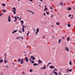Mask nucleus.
I'll return each instance as SVG.
<instances>
[{
	"label": "nucleus",
	"mask_w": 75,
	"mask_h": 75,
	"mask_svg": "<svg viewBox=\"0 0 75 75\" xmlns=\"http://www.w3.org/2000/svg\"><path fill=\"white\" fill-rule=\"evenodd\" d=\"M12 10H12V11L13 12V14L14 15H15L16 14V12L15 11H16V8L14 7L12 8Z\"/></svg>",
	"instance_id": "f257e3e1"
},
{
	"label": "nucleus",
	"mask_w": 75,
	"mask_h": 75,
	"mask_svg": "<svg viewBox=\"0 0 75 75\" xmlns=\"http://www.w3.org/2000/svg\"><path fill=\"white\" fill-rule=\"evenodd\" d=\"M20 61L21 64H23L24 63V62H23V59H22L20 60V59L19 58L18 60V62H20Z\"/></svg>",
	"instance_id": "f03ea898"
},
{
	"label": "nucleus",
	"mask_w": 75,
	"mask_h": 75,
	"mask_svg": "<svg viewBox=\"0 0 75 75\" xmlns=\"http://www.w3.org/2000/svg\"><path fill=\"white\" fill-rule=\"evenodd\" d=\"M25 27V26L23 25V27L22 28V31L23 33L25 32V30H24V27Z\"/></svg>",
	"instance_id": "7ed1b4c3"
},
{
	"label": "nucleus",
	"mask_w": 75,
	"mask_h": 75,
	"mask_svg": "<svg viewBox=\"0 0 75 75\" xmlns=\"http://www.w3.org/2000/svg\"><path fill=\"white\" fill-rule=\"evenodd\" d=\"M38 32H39V28H37L36 30V32L35 33V35H37V34H38Z\"/></svg>",
	"instance_id": "20e7f679"
},
{
	"label": "nucleus",
	"mask_w": 75,
	"mask_h": 75,
	"mask_svg": "<svg viewBox=\"0 0 75 75\" xmlns=\"http://www.w3.org/2000/svg\"><path fill=\"white\" fill-rule=\"evenodd\" d=\"M8 22H9L11 21V19L10 18V16H8Z\"/></svg>",
	"instance_id": "39448f33"
},
{
	"label": "nucleus",
	"mask_w": 75,
	"mask_h": 75,
	"mask_svg": "<svg viewBox=\"0 0 75 75\" xmlns=\"http://www.w3.org/2000/svg\"><path fill=\"white\" fill-rule=\"evenodd\" d=\"M31 58L32 60H35V58L34 57H33V56H32L30 57Z\"/></svg>",
	"instance_id": "423d86ee"
},
{
	"label": "nucleus",
	"mask_w": 75,
	"mask_h": 75,
	"mask_svg": "<svg viewBox=\"0 0 75 75\" xmlns=\"http://www.w3.org/2000/svg\"><path fill=\"white\" fill-rule=\"evenodd\" d=\"M25 58L26 62H28V57H26Z\"/></svg>",
	"instance_id": "0eeeda50"
},
{
	"label": "nucleus",
	"mask_w": 75,
	"mask_h": 75,
	"mask_svg": "<svg viewBox=\"0 0 75 75\" xmlns=\"http://www.w3.org/2000/svg\"><path fill=\"white\" fill-rule=\"evenodd\" d=\"M42 62L40 60H39L38 61V63L39 64H40L41 63H42Z\"/></svg>",
	"instance_id": "6e6552de"
},
{
	"label": "nucleus",
	"mask_w": 75,
	"mask_h": 75,
	"mask_svg": "<svg viewBox=\"0 0 75 75\" xmlns=\"http://www.w3.org/2000/svg\"><path fill=\"white\" fill-rule=\"evenodd\" d=\"M46 69V66L45 65L43 67L41 68V69Z\"/></svg>",
	"instance_id": "1a4fd4ad"
},
{
	"label": "nucleus",
	"mask_w": 75,
	"mask_h": 75,
	"mask_svg": "<svg viewBox=\"0 0 75 75\" xmlns=\"http://www.w3.org/2000/svg\"><path fill=\"white\" fill-rule=\"evenodd\" d=\"M65 50H66L67 51V52H68V51H69V49H68V48L67 47H66Z\"/></svg>",
	"instance_id": "9d476101"
},
{
	"label": "nucleus",
	"mask_w": 75,
	"mask_h": 75,
	"mask_svg": "<svg viewBox=\"0 0 75 75\" xmlns=\"http://www.w3.org/2000/svg\"><path fill=\"white\" fill-rule=\"evenodd\" d=\"M21 25L22 26L23 25V24L24 23V21H21Z\"/></svg>",
	"instance_id": "9b49d317"
},
{
	"label": "nucleus",
	"mask_w": 75,
	"mask_h": 75,
	"mask_svg": "<svg viewBox=\"0 0 75 75\" xmlns=\"http://www.w3.org/2000/svg\"><path fill=\"white\" fill-rule=\"evenodd\" d=\"M67 70H68V71H69V72H71V71H72V69H71L70 70L69 69H67L66 70V71H67Z\"/></svg>",
	"instance_id": "f8f14e48"
},
{
	"label": "nucleus",
	"mask_w": 75,
	"mask_h": 75,
	"mask_svg": "<svg viewBox=\"0 0 75 75\" xmlns=\"http://www.w3.org/2000/svg\"><path fill=\"white\" fill-rule=\"evenodd\" d=\"M50 69H53L54 68V67L53 66H52L50 67Z\"/></svg>",
	"instance_id": "ddd939ff"
},
{
	"label": "nucleus",
	"mask_w": 75,
	"mask_h": 75,
	"mask_svg": "<svg viewBox=\"0 0 75 75\" xmlns=\"http://www.w3.org/2000/svg\"><path fill=\"white\" fill-rule=\"evenodd\" d=\"M14 18L15 19V20L14 21V22L16 21H17V17H15Z\"/></svg>",
	"instance_id": "4468645a"
},
{
	"label": "nucleus",
	"mask_w": 75,
	"mask_h": 75,
	"mask_svg": "<svg viewBox=\"0 0 75 75\" xmlns=\"http://www.w3.org/2000/svg\"><path fill=\"white\" fill-rule=\"evenodd\" d=\"M38 65V64H36V63H35L33 64V65L34 66H37Z\"/></svg>",
	"instance_id": "2eb2a0df"
},
{
	"label": "nucleus",
	"mask_w": 75,
	"mask_h": 75,
	"mask_svg": "<svg viewBox=\"0 0 75 75\" xmlns=\"http://www.w3.org/2000/svg\"><path fill=\"white\" fill-rule=\"evenodd\" d=\"M53 72L54 73L55 75H58V73L57 72L54 71H53Z\"/></svg>",
	"instance_id": "dca6fc26"
},
{
	"label": "nucleus",
	"mask_w": 75,
	"mask_h": 75,
	"mask_svg": "<svg viewBox=\"0 0 75 75\" xmlns=\"http://www.w3.org/2000/svg\"><path fill=\"white\" fill-rule=\"evenodd\" d=\"M2 11L3 13H6V10L5 9L2 10Z\"/></svg>",
	"instance_id": "f3484780"
},
{
	"label": "nucleus",
	"mask_w": 75,
	"mask_h": 75,
	"mask_svg": "<svg viewBox=\"0 0 75 75\" xmlns=\"http://www.w3.org/2000/svg\"><path fill=\"white\" fill-rule=\"evenodd\" d=\"M67 41H69V40H70V38L69 37H68L67 38Z\"/></svg>",
	"instance_id": "a211bd4d"
},
{
	"label": "nucleus",
	"mask_w": 75,
	"mask_h": 75,
	"mask_svg": "<svg viewBox=\"0 0 75 75\" xmlns=\"http://www.w3.org/2000/svg\"><path fill=\"white\" fill-rule=\"evenodd\" d=\"M5 67H6V68H9V67L8 66H7V65L5 66Z\"/></svg>",
	"instance_id": "6ab92c4d"
},
{
	"label": "nucleus",
	"mask_w": 75,
	"mask_h": 75,
	"mask_svg": "<svg viewBox=\"0 0 75 75\" xmlns=\"http://www.w3.org/2000/svg\"><path fill=\"white\" fill-rule=\"evenodd\" d=\"M57 25H59L60 23H58V22H57L56 23Z\"/></svg>",
	"instance_id": "aec40b11"
},
{
	"label": "nucleus",
	"mask_w": 75,
	"mask_h": 75,
	"mask_svg": "<svg viewBox=\"0 0 75 75\" xmlns=\"http://www.w3.org/2000/svg\"><path fill=\"white\" fill-rule=\"evenodd\" d=\"M51 62H50V63H49L47 65V67H48V66H49V65H50V64H51Z\"/></svg>",
	"instance_id": "412c9836"
},
{
	"label": "nucleus",
	"mask_w": 75,
	"mask_h": 75,
	"mask_svg": "<svg viewBox=\"0 0 75 75\" xmlns=\"http://www.w3.org/2000/svg\"><path fill=\"white\" fill-rule=\"evenodd\" d=\"M3 61V60L1 59L0 60V63H1Z\"/></svg>",
	"instance_id": "4be33fe9"
},
{
	"label": "nucleus",
	"mask_w": 75,
	"mask_h": 75,
	"mask_svg": "<svg viewBox=\"0 0 75 75\" xmlns=\"http://www.w3.org/2000/svg\"><path fill=\"white\" fill-rule=\"evenodd\" d=\"M50 9L51 10H53V8H52V6H50Z\"/></svg>",
	"instance_id": "5701e85b"
},
{
	"label": "nucleus",
	"mask_w": 75,
	"mask_h": 75,
	"mask_svg": "<svg viewBox=\"0 0 75 75\" xmlns=\"http://www.w3.org/2000/svg\"><path fill=\"white\" fill-rule=\"evenodd\" d=\"M46 14H48V15H49V14H50V13H49L48 12H47V11H46Z\"/></svg>",
	"instance_id": "b1692460"
},
{
	"label": "nucleus",
	"mask_w": 75,
	"mask_h": 75,
	"mask_svg": "<svg viewBox=\"0 0 75 75\" xmlns=\"http://www.w3.org/2000/svg\"><path fill=\"white\" fill-rule=\"evenodd\" d=\"M68 10H71V8L70 7L68 8Z\"/></svg>",
	"instance_id": "393cba45"
},
{
	"label": "nucleus",
	"mask_w": 75,
	"mask_h": 75,
	"mask_svg": "<svg viewBox=\"0 0 75 75\" xmlns=\"http://www.w3.org/2000/svg\"><path fill=\"white\" fill-rule=\"evenodd\" d=\"M71 25L70 24H68V27H71Z\"/></svg>",
	"instance_id": "a878e982"
},
{
	"label": "nucleus",
	"mask_w": 75,
	"mask_h": 75,
	"mask_svg": "<svg viewBox=\"0 0 75 75\" xmlns=\"http://www.w3.org/2000/svg\"><path fill=\"white\" fill-rule=\"evenodd\" d=\"M60 5L61 6H62V5H63V2H61L60 4Z\"/></svg>",
	"instance_id": "bb28decb"
},
{
	"label": "nucleus",
	"mask_w": 75,
	"mask_h": 75,
	"mask_svg": "<svg viewBox=\"0 0 75 75\" xmlns=\"http://www.w3.org/2000/svg\"><path fill=\"white\" fill-rule=\"evenodd\" d=\"M61 39H59V43H60L61 42Z\"/></svg>",
	"instance_id": "cd10ccee"
},
{
	"label": "nucleus",
	"mask_w": 75,
	"mask_h": 75,
	"mask_svg": "<svg viewBox=\"0 0 75 75\" xmlns=\"http://www.w3.org/2000/svg\"><path fill=\"white\" fill-rule=\"evenodd\" d=\"M48 10V8H45L44 9L45 11H46V10Z\"/></svg>",
	"instance_id": "c85d7f7f"
},
{
	"label": "nucleus",
	"mask_w": 75,
	"mask_h": 75,
	"mask_svg": "<svg viewBox=\"0 0 75 75\" xmlns=\"http://www.w3.org/2000/svg\"><path fill=\"white\" fill-rule=\"evenodd\" d=\"M69 64L71 65H72V63H71V61H70Z\"/></svg>",
	"instance_id": "c756f323"
},
{
	"label": "nucleus",
	"mask_w": 75,
	"mask_h": 75,
	"mask_svg": "<svg viewBox=\"0 0 75 75\" xmlns=\"http://www.w3.org/2000/svg\"><path fill=\"white\" fill-rule=\"evenodd\" d=\"M5 63H7V61H6V60H5L4 61Z\"/></svg>",
	"instance_id": "7c9ffc66"
},
{
	"label": "nucleus",
	"mask_w": 75,
	"mask_h": 75,
	"mask_svg": "<svg viewBox=\"0 0 75 75\" xmlns=\"http://www.w3.org/2000/svg\"><path fill=\"white\" fill-rule=\"evenodd\" d=\"M4 55L5 56V58L6 59V54H4Z\"/></svg>",
	"instance_id": "2f4dec72"
},
{
	"label": "nucleus",
	"mask_w": 75,
	"mask_h": 75,
	"mask_svg": "<svg viewBox=\"0 0 75 75\" xmlns=\"http://www.w3.org/2000/svg\"><path fill=\"white\" fill-rule=\"evenodd\" d=\"M18 32L20 33H22V32L21 31V30H18Z\"/></svg>",
	"instance_id": "473e14b6"
},
{
	"label": "nucleus",
	"mask_w": 75,
	"mask_h": 75,
	"mask_svg": "<svg viewBox=\"0 0 75 75\" xmlns=\"http://www.w3.org/2000/svg\"><path fill=\"white\" fill-rule=\"evenodd\" d=\"M30 12L31 13H32V14H35V13L33 12H32V11H30Z\"/></svg>",
	"instance_id": "72a5a7b5"
},
{
	"label": "nucleus",
	"mask_w": 75,
	"mask_h": 75,
	"mask_svg": "<svg viewBox=\"0 0 75 75\" xmlns=\"http://www.w3.org/2000/svg\"><path fill=\"white\" fill-rule=\"evenodd\" d=\"M30 34V32H28L27 33V36H28V34Z\"/></svg>",
	"instance_id": "f704fd0d"
},
{
	"label": "nucleus",
	"mask_w": 75,
	"mask_h": 75,
	"mask_svg": "<svg viewBox=\"0 0 75 75\" xmlns=\"http://www.w3.org/2000/svg\"><path fill=\"white\" fill-rule=\"evenodd\" d=\"M31 63H32V64H34V61H31Z\"/></svg>",
	"instance_id": "c9c22d12"
},
{
	"label": "nucleus",
	"mask_w": 75,
	"mask_h": 75,
	"mask_svg": "<svg viewBox=\"0 0 75 75\" xmlns=\"http://www.w3.org/2000/svg\"><path fill=\"white\" fill-rule=\"evenodd\" d=\"M19 38H21V39H22V40L23 39V37H20Z\"/></svg>",
	"instance_id": "e433bc0d"
},
{
	"label": "nucleus",
	"mask_w": 75,
	"mask_h": 75,
	"mask_svg": "<svg viewBox=\"0 0 75 75\" xmlns=\"http://www.w3.org/2000/svg\"><path fill=\"white\" fill-rule=\"evenodd\" d=\"M30 72H33V70H32V69H30Z\"/></svg>",
	"instance_id": "4c0bfd02"
},
{
	"label": "nucleus",
	"mask_w": 75,
	"mask_h": 75,
	"mask_svg": "<svg viewBox=\"0 0 75 75\" xmlns=\"http://www.w3.org/2000/svg\"><path fill=\"white\" fill-rule=\"evenodd\" d=\"M2 16V13H0V17H1Z\"/></svg>",
	"instance_id": "58836bf2"
},
{
	"label": "nucleus",
	"mask_w": 75,
	"mask_h": 75,
	"mask_svg": "<svg viewBox=\"0 0 75 75\" xmlns=\"http://www.w3.org/2000/svg\"><path fill=\"white\" fill-rule=\"evenodd\" d=\"M2 5L3 6H5V4H2Z\"/></svg>",
	"instance_id": "ea45409f"
},
{
	"label": "nucleus",
	"mask_w": 75,
	"mask_h": 75,
	"mask_svg": "<svg viewBox=\"0 0 75 75\" xmlns=\"http://www.w3.org/2000/svg\"><path fill=\"white\" fill-rule=\"evenodd\" d=\"M14 33H16V32H17V30H14Z\"/></svg>",
	"instance_id": "a19ab883"
},
{
	"label": "nucleus",
	"mask_w": 75,
	"mask_h": 75,
	"mask_svg": "<svg viewBox=\"0 0 75 75\" xmlns=\"http://www.w3.org/2000/svg\"><path fill=\"white\" fill-rule=\"evenodd\" d=\"M57 70H58V69H54V71H57Z\"/></svg>",
	"instance_id": "79ce46f5"
},
{
	"label": "nucleus",
	"mask_w": 75,
	"mask_h": 75,
	"mask_svg": "<svg viewBox=\"0 0 75 75\" xmlns=\"http://www.w3.org/2000/svg\"><path fill=\"white\" fill-rule=\"evenodd\" d=\"M12 34H14V31H13L12 33Z\"/></svg>",
	"instance_id": "37998d69"
},
{
	"label": "nucleus",
	"mask_w": 75,
	"mask_h": 75,
	"mask_svg": "<svg viewBox=\"0 0 75 75\" xmlns=\"http://www.w3.org/2000/svg\"><path fill=\"white\" fill-rule=\"evenodd\" d=\"M33 31H35V29L34 28L33 29Z\"/></svg>",
	"instance_id": "c03bdc74"
},
{
	"label": "nucleus",
	"mask_w": 75,
	"mask_h": 75,
	"mask_svg": "<svg viewBox=\"0 0 75 75\" xmlns=\"http://www.w3.org/2000/svg\"><path fill=\"white\" fill-rule=\"evenodd\" d=\"M43 15H44V16H45L46 15V14H45V13H44Z\"/></svg>",
	"instance_id": "a18cd8bd"
},
{
	"label": "nucleus",
	"mask_w": 75,
	"mask_h": 75,
	"mask_svg": "<svg viewBox=\"0 0 75 75\" xmlns=\"http://www.w3.org/2000/svg\"><path fill=\"white\" fill-rule=\"evenodd\" d=\"M20 20H21V17L20 16Z\"/></svg>",
	"instance_id": "49530a36"
},
{
	"label": "nucleus",
	"mask_w": 75,
	"mask_h": 75,
	"mask_svg": "<svg viewBox=\"0 0 75 75\" xmlns=\"http://www.w3.org/2000/svg\"><path fill=\"white\" fill-rule=\"evenodd\" d=\"M71 14H69V17H71Z\"/></svg>",
	"instance_id": "de8ad7c7"
},
{
	"label": "nucleus",
	"mask_w": 75,
	"mask_h": 75,
	"mask_svg": "<svg viewBox=\"0 0 75 75\" xmlns=\"http://www.w3.org/2000/svg\"><path fill=\"white\" fill-rule=\"evenodd\" d=\"M58 75H61V72L59 73Z\"/></svg>",
	"instance_id": "09e8293b"
},
{
	"label": "nucleus",
	"mask_w": 75,
	"mask_h": 75,
	"mask_svg": "<svg viewBox=\"0 0 75 75\" xmlns=\"http://www.w3.org/2000/svg\"><path fill=\"white\" fill-rule=\"evenodd\" d=\"M29 0L30 2L33 1V0Z\"/></svg>",
	"instance_id": "8fccbe9b"
},
{
	"label": "nucleus",
	"mask_w": 75,
	"mask_h": 75,
	"mask_svg": "<svg viewBox=\"0 0 75 75\" xmlns=\"http://www.w3.org/2000/svg\"><path fill=\"white\" fill-rule=\"evenodd\" d=\"M27 11H30V12H31V11L30 10H27Z\"/></svg>",
	"instance_id": "3c124183"
},
{
	"label": "nucleus",
	"mask_w": 75,
	"mask_h": 75,
	"mask_svg": "<svg viewBox=\"0 0 75 75\" xmlns=\"http://www.w3.org/2000/svg\"><path fill=\"white\" fill-rule=\"evenodd\" d=\"M54 27V25H52L51 26V27Z\"/></svg>",
	"instance_id": "603ef678"
},
{
	"label": "nucleus",
	"mask_w": 75,
	"mask_h": 75,
	"mask_svg": "<svg viewBox=\"0 0 75 75\" xmlns=\"http://www.w3.org/2000/svg\"><path fill=\"white\" fill-rule=\"evenodd\" d=\"M17 18H18V19H20V18H19V17H18V16H17Z\"/></svg>",
	"instance_id": "864d4df0"
},
{
	"label": "nucleus",
	"mask_w": 75,
	"mask_h": 75,
	"mask_svg": "<svg viewBox=\"0 0 75 75\" xmlns=\"http://www.w3.org/2000/svg\"><path fill=\"white\" fill-rule=\"evenodd\" d=\"M29 54H31V51H29Z\"/></svg>",
	"instance_id": "5fc2aeb1"
},
{
	"label": "nucleus",
	"mask_w": 75,
	"mask_h": 75,
	"mask_svg": "<svg viewBox=\"0 0 75 75\" xmlns=\"http://www.w3.org/2000/svg\"><path fill=\"white\" fill-rule=\"evenodd\" d=\"M17 38V39L18 40V39H19V37H17V38Z\"/></svg>",
	"instance_id": "6e6d98bb"
},
{
	"label": "nucleus",
	"mask_w": 75,
	"mask_h": 75,
	"mask_svg": "<svg viewBox=\"0 0 75 75\" xmlns=\"http://www.w3.org/2000/svg\"><path fill=\"white\" fill-rule=\"evenodd\" d=\"M65 39V37H63V39Z\"/></svg>",
	"instance_id": "4d7b16f0"
},
{
	"label": "nucleus",
	"mask_w": 75,
	"mask_h": 75,
	"mask_svg": "<svg viewBox=\"0 0 75 75\" xmlns=\"http://www.w3.org/2000/svg\"><path fill=\"white\" fill-rule=\"evenodd\" d=\"M68 71H68H68H66L67 73H68Z\"/></svg>",
	"instance_id": "13d9d810"
},
{
	"label": "nucleus",
	"mask_w": 75,
	"mask_h": 75,
	"mask_svg": "<svg viewBox=\"0 0 75 75\" xmlns=\"http://www.w3.org/2000/svg\"><path fill=\"white\" fill-rule=\"evenodd\" d=\"M73 18H70V19H73Z\"/></svg>",
	"instance_id": "bf43d9fd"
},
{
	"label": "nucleus",
	"mask_w": 75,
	"mask_h": 75,
	"mask_svg": "<svg viewBox=\"0 0 75 75\" xmlns=\"http://www.w3.org/2000/svg\"><path fill=\"white\" fill-rule=\"evenodd\" d=\"M51 17H54V16H53V15H52V16H51Z\"/></svg>",
	"instance_id": "052dcab7"
},
{
	"label": "nucleus",
	"mask_w": 75,
	"mask_h": 75,
	"mask_svg": "<svg viewBox=\"0 0 75 75\" xmlns=\"http://www.w3.org/2000/svg\"><path fill=\"white\" fill-rule=\"evenodd\" d=\"M31 59H29V61H31Z\"/></svg>",
	"instance_id": "680f3d73"
},
{
	"label": "nucleus",
	"mask_w": 75,
	"mask_h": 75,
	"mask_svg": "<svg viewBox=\"0 0 75 75\" xmlns=\"http://www.w3.org/2000/svg\"><path fill=\"white\" fill-rule=\"evenodd\" d=\"M71 17H74V15H72L71 16Z\"/></svg>",
	"instance_id": "e2e57ef3"
},
{
	"label": "nucleus",
	"mask_w": 75,
	"mask_h": 75,
	"mask_svg": "<svg viewBox=\"0 0 75 75\" xmlns=\"http://www.w3.org/2000/svg\"><path fill=\"white\" fill-rule=\"evenodd\" d=\"M27 48H28V46H27Z\"/></svg>",
	"instance_id": "0e129e2a"
},
{
	"label": "nucleus",
	"mask_w": 75,
	"mask_h": 75,
	"mask_svg": "<svg viewBox=\"0 0 75 75\" xmlns=\"http://www.w3.org/2000/svg\"><path fill=\"white\" fill-rule=\"evenodd\" d=\"M41 1H42V0H40Z\"/></svg>",
	"instance_id": "69168bd1"
},
{
	"label": "nucleus",
	"mask_w": 75,
	"mask_h": 75,
	"mask_svg": "<svg viewBox=\"0 0 75 75\" xmlns=\"http://www.w3.org/2000/svg\"><path fill=\"white\" fill-rule=\"evenodd\" d=\"M23 52L24 53H25V52Z\"/></svg>",
	"instance_id": "338daca9"
},
{
	"label": "nucleus",
	"mask_w": 75,
	"mask_h": 75,
	"mask_svg": "<svg viewBox=\"0 0 75 75\" xmlns=\"http://www.w3.org/2000/svg\"><path fill=\"white\" fill-rule=\"evenodd\" d=\"M50 75H52V74H50Z\"/></svg>",
	"instance_id": "774afa93"
}]
</instances>
